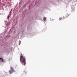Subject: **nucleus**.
Segmentation results:
<instances>
[{"label": "nucleus", "instance_id": "nucleus-5", "mask_svg": "<svg viewBox=\"0 0 77 77\" xmlns=\"http://www.w3.org/2000/svg\"><path fill=\"white\" fill-rule=\"evenodd\" d=\"M46 19H47V18L46 17H44L43 18V20L45 21H46Z\"/></svg>", "mask_w": 77, "mask_h": 77}, {"label": "nucleus", "instance_id": "nucleus-4", "mask_svg": "<svg viewBox=\"0 0 77 77\" xmlns=\"http://www.w3.org/2000/svg\"><path fill=\"white\" fill-rule=\"evenodd\" d=\"M0 60H1V61L2 62H3V58H0Z\"/></svg>", "mask_w": 77, "mask_h": 77}, {"label": "nucleus", "instance_id": "nucleus-3", "mask_svg": "<svg viewBox=\"0 0 77 77\" xmlns=\"http://www.w3.org/2000/svg\"><path fill=\"white\" fill-rule=\"evenodd\" d=\"M69 16V14H67L66 15L63 16V18L65 19V18H67Z\"/></svg>", "mask_w": 77, "mask_h": 77}, {"label": "nucleus", "instance_id": "nucleus-7", "mask_svg": "<svg viewBox=\"0 0 77 77\" xmlns=\"http://www.w3.org/2000/svg\"><path fill=\"white\" fill-rule=\"evenodd\" d=\"M59 19H60V20H62V18L60 17V18H59Z\"/></svg>", "mask_w": 77, "mask_h": 77}, {"label": "nucleus", "instance_id": "nucleus-2", "mask_svg": "<svg viewBox=\"0 0 77 77\" xmlns=\"http://www.w3.org/2000/svg\"><path fill=\"white\" fill-rule=\"evenodd\" d=\"M14 68L13 67H11V69L9 71V73H10V74H11L13 72H14Z\"/></svg>", "mask_w": 77, "mask_h": 77}, {"label": "nucleus", "instance_id": "nucleus-8", "mask_svg": "<svg viewBox=\"0 0 77 77\" xmlns=\"http://www.w3.org/2000/svg\"><path fill=\"white\" fill-rule=\"evenodd\" d=\"M8 17H9V15L8 16Z\"/></svg>", "mask_w": 77, "mask_h": 77}, {"label": "nucleus", "instance_id": "nucleus-6", "mask_svg": "<svg viewBox=\"0 0 77 77\" xmlns=\"http://www.w3.org/2000/svg\"><path fill=\"white\" fill-rule=\"evenodd\" d=\"M74 9H72V11L74 12Z\"/></svg>", "mask_w": 77, "mask_h": 77}, {"label": "nucleus", "instance_id": "nucleus-1", "mask_svg": "<svg viewBox=\"0 0 77 77\" xmlns=\"http://www.w3.org/2000/svg\"><path fill=\"white\" fill-rule=\"evenodd\" d=\"M20 61L21 63H22L23 65H26V59L23 57V55H21L20 57Z\"/></svg>", "mask_w": 77, "mask_h": 77}, {"label": "nucleus", "instance_id": "nucleus-9", "mask_svg": "<svg viewBox=\"0 0 77 77\" xmlns=\"http://www.w3.org/2000/svg\"><path fill=\"white\" fill-rule=\"evenodd\" d=\"M11 13V12H10V13Z\"/></svg>", "mask_w": 77, "mask_h": 77}]
</instances>
